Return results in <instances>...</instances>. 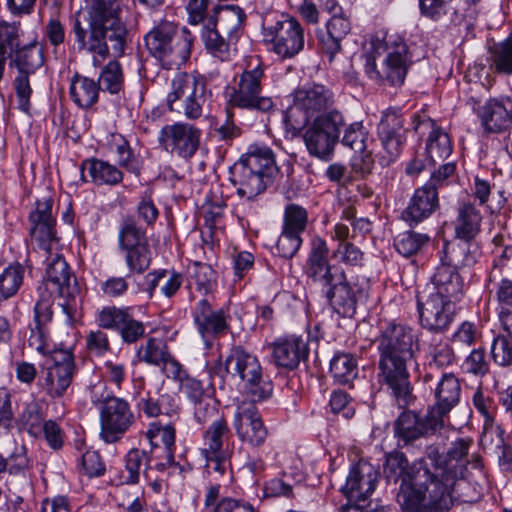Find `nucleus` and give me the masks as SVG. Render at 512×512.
<instances>
[{"mask_svg":"<svg viewBox=\"0 0 512 512\" xmlns=\"http://www.w3.org/2000/svg\"><path fill=\"white\" fill-rule=\"evenodd\" d=\"M384 38L387 56L380 70H376L374 62L367 63V72L372 79H377L391 86H400L404 83L407 71L412 63L407 45L400 39Z\"/></svg>","mask_w":512,"mask_h":512,"instance_id":"nucleus-16","label":"nucleus"},{"mask_svg":"<svg viewBox=\"0 0 512 512\" xmlns=\"http://www.w3.org/2000/svg\"><path fill=\"white\" fill-rule=\"evenodd\" d=\"M326 241L315 236L304 266L308 279L319 285L334 311L343 317H352L357 303L368 296L366 284L348 277L343 269L330 264Z\"/></svg>","mask_w":512,"mask_h":512,"instance_id":"nucleus-2","label":"nucleus"},{"mask_svg":"<svg viewBox=\"0 0 512 512\" xmlns=\"http://www.w3.org/2000/svg\"><path fill=\"white\" fill-rule=\"evenodd\" d=\"M100 438L107 444L120 442L136 424L130 403L121 397L108 395L99 401Z\"/></svg>","mask_w":512,"mask_h":512,"instance_id":"nucleus-11","label":"nucleus"},{"mask_svg":"<svg viewBox=\"0 0 512 512\" xmlns=\"http://www.w3.org/2000/svg\"><path fill=\"white\" fill-rule=\"evenodd\" d=\"M482 417L484 420L482 430V446L493 453H498L499 447H503L504 430L496 424L493 416L482 405Z\"/></svg>","mask_w":512,"mask_h":512,"instance_id":"nucleus-51","label":"nucleus"},{"mask_svg":"<svg viewBox=\"0 0 512 512\" xmlns=\"http://www.w3.org/2000/svg\"><path fill=\"white\" fill-rule=\"evenodd\" d=\"M404 122L403 114L399 108L390 107L382 112L377 126V135L385 153L381 156L383 165L394 162L402 152L407 134Z\"/></svg>","mask_w":512,"mask_h":512,"instance_id":"nucleus-20","label":"nucleus"},{"mask_svg":"<svg viewBox=\"0 0 512 512\" xmlns=\"http://www.w3.org/2000/svg\"><path fill=\"white\" fill-rule=\"evenodd\" d=\"M24 267L10 265L0 274V300H6L19 290L23 282Z\"/></svg>","mask_w":512,"mask_h":512,"instance_id":"nucleus-53","label":"nucleus"},{"mask_svg":"<svg viewBox=\"0 0 512 512\" xmlns=\"http://www.w3.org/2000/svg\"><path fill=\"white\" fill-rule=\"evenodd\" d=\"M193 319L205 347L211 349L216 338L230 330L228 309L213 310L207 299L199 300L193 308Z\"/></svg>","mask_w":512,"mask_h":512,"instance_id":"nucleus-22","label":"nucleus"},{"mask_svg":"<svg viewBox=\"0 0 512 512\" xmlns=\"http://www.w3.org/2000/svg\"><path fill=\"white\" fill-rule=\"evenodd\" d=\"M213 12L217 14L216 19L213 18L216 27L228 37H236L246 18L243 9L236 5H218Z\"/></svg>","mask_w":512,"mask_h":512,"instance_id":"nucleus-45","label":"nucleus"},{"mask_svg":"<svg viewBox=\"0 0 512 512\" xmlns=\"http://www.w3.org/2000/svg\"><path fill=\"white\" fill-rule=\"evenodd\" d=\"M44 62V49L36 39L15 49L10 56V66H15L18 73L34 74Z\"/></svg>","mask_w":512,"mask_h":512,"instance_id":"nucleus-40","label":"nucleus"},{"mask_svg":"<svg viewBox=\"0 0 512 512\" xmlns=\"http://www.w3.org/2000/svg\"><path fill=\"white\" fill-rule=\"evenodd\" d=\"M202 39L207 52L220 61H231L236 54L234 38L225 39L223 33L213 23V17L209 18L204 27Z\"/></svg>","mask_w":512,"mask_h":512,"instance_id":"nucleus-36","label":"nucleus"},{"mask_svg":"<svg viewBox=\"0 0 512 512\" xmlns=\"http://www.w3.org/2000/svg\"><path fill=\"white\" fill-rule=\"evenodd\" d=\"M30 75L31 74L18 73L13 81L18 107L25 113H29L31 109L30 99L33 94V89L29 80Z\"/></svg>","mask_w":512,"mask_h":512,"instance_id":"nucleus-60","label":"nucleus"},{"mask_svg":"<svg viewBox=\"0 0 512 512\" xmlns=\"http://www.w3.org/2000/svg\"><path fill=\"white\" fill-rule=\"evenodd\" d=\"M84 14L104 23L110 28L111 48L114 56L125 51L127 29L121 20L122 0H88Z\"/></svg>","mask_w":512,"mask_h":512,"instance_id":"nucleus-19","label":"nucleus"},{"mask_svg":"<svg viewBox=\"0 0 512 512\" xmlns=\"http://www.w3.org/2000/svg\"><path fill=\"white\" fill-rule=\"evenodd\" d=\"M413 343L412 329L396 323L388 324L378 339V382L390 390L400 407L412 401L407 363L413 358Z\"/></svg>","mask_w":512,"mask_h":512,"instance_id":"nucleus-3","label":"nucleus"},{"mask_svg":"<svg viewBox=\"0 0 512 512\" xmlns=\"http://www.w3.org/2000/svg\"><path fill=\"white\" fill-rule=\"evenodd\" d=\"M491 356L495 363L501 366L512 364V340L503 336L493 338Z\"/></svg>","mask_w":512,"mask_h":512,"instance_id":"nucleus-64","label":"nucleus"},{"mask_svg":"<svg viewBox=\"0 0 512 512\" xmlns=\"http://www.w3.org/2000/svg\"><path fill=\"white\" fill-rule=\"evenodd\" d=\"M378 475V470L372 464L359 460L350 468L341 492L350 502L365 501L374 492Z\"/></svg>","mask_w":512,"mask_h":512,"instance_id":"nucleus-26","label":"nucleus"},{"mask_svg":"<svg viewBox=\"0 0 512 512\" xmlns=\"http://www.w3.org/2000/svg\"><path fill=\"white\" fill-rule=\"evenodd\" d=\"M307 225L308 212L304 207L295 203H290L285 207L282 229L301 236Z\"/></svg>","mask_w":512,"mask_h":512,"instance_id":"nucleus-55","label":"nucleus"},{"mask_svg":"<svg viewBox=\"0 0 512 512\" xmlns=\"http://www.w3.org/2000/svg\"><path fill=\"white\" fill-rule=\"evenodd\" d=\"M384 476L389 482L401 485L397 494V502L402 512H445L452 504L449 486L453 476L446 475L441 467L432 471L421 462L409 465L400 451L386 455L383 469Z\"/></svg>","mask_w":512,"mask_h":512,"instance_id":"nucleus-1","label":"nucleus"},{"mask_svg":"<svg viewBox=\"0 0 512 512\" xmlns=\"http://www.w3.org/2000/svg\"><path fill=\"white\" fill-rule=\"evenodd\" d=\"M434 291L429 294L439 295L450 301H459L463 295V279L454 265L442 262L437 266L431 279Z\"/></svg>","mask_w":512,"mask_h":512,"instance_id":"nucleus-33","label":"nucleus"},{"mask_svg":"<svg viewBox=\"0 0 512 512\" xmlns=\"http://www.w3.org/2000/svg\"><path fill=\"white\" fill-rule=\"evenodd\" d=\"M274 176L262 174L245 166L234 164L230 169V181L236 187V193L244 198L242 205L250 204L273 183Z\"/></svg>","mask_w":512,"mask_h":512,"instance_id":"nucleus-27","label":"nucleus"},{"mask_svg":"<svg viewBox=\"0 0 512 512\" xmlns=\"http://www.w3.org/2000/svg\"><path fill=\"white\" fill-rule=\"evenodd\" d=\"M251 170L274 176L278 173L272 149L266 145L252 144L236 162Z\"/></svg>","mask_w":512,"mask_h":512,"instance_id":"nucleus-38","label":"nucleus"},{"mask_svg":"<svg viewBox=\"0 0 512 512\" xmlns=\"http://www.w3.org/2000/svg\"><path fill=\"white\" fill-rule=\"evenodd\" d=\"M444 425V420L435 416V412L427 411L425 416H420L413 411H405L397 418L394 424L395 436L405 445L413 441L433 434Z\"/></svg>","mask_w":512,"mask_h":512,"instance_id":"nucleus-23","label":"nucleus"},{"mask_svg":"<svg viewBox=\"0 0 512 512\" xmlns=\"http://www.w3.org/2000/svg\"><path fill=\"white\" fill-rule=\"evenodd\" d=\"M263 36L269 49L282 59H291L304 49V29L293 17L282 15L280 19L264 26Z\"/></svg>","mask_w":512,"mask_h":512,"instance_id":"nucleus-14","label":"nucleus"},{"mask_svg":"<svg viewBox=\"0 0 512 512\" xmlns=\"http://www.w3.org/2000/svg\"><path fill=\"white\" fill-rule=\"evenodd\" d=\"M97 82L104 92L119 94L124 87V74L121 64L116 60L109 61L99 74Z\"/></svg>","mask_w":512,"mask_h":512,"instance_id":"nucleus-50","label":"nucleus"},{"mask_svg":"<svg viewBox=\"0 0 512 512\" xmlns=\"http://www.w3.org/2000/svg\"><path fill=\"white\" fill-rule=\"evenodd\" d=\"M194 37L187 28L162 21L145 35L149 53L166 69L179 68L190 58Z\"/></svg>","mask_w":512,"mask_h":512,"instance_id":"nucleus-6","label":"nucleus"},{"mask_svg":"<svg viewBox=\"0 0 512 512\" xmlns=\"http://www.w3.org/2000/svg\"><path fill=\"white\" fill-rule=\"evenodd\" d=\"M430 237L427 234L412 230L404 231L394 237V248L403 257L409 258L416 255L422 248L428 245Z\"/></svg>","mask_w":512,"mask_h":512,"instance_id":"nucleus-49","label":"nucleus"},{"mask_svg":"<svg viewBox=\"0 0 512 512\" xmlns=\"http://www.w3.org/2000/svg\"><path fill=\"white\" fill-rule=\"evenodd\" d=\"M20 421L30 435H40L45 422L41 406L36 401L26 403L20 414Z\"/></svg>","mask_w":512,"mask_h":512,"instance_id":"nucleus-56","label":"nucleus"},{"mask_svg":"<svg viewBox=\"0 0 512 512\" xmlns=\"http://www.w3.org/2000/svg\"><path fill=\"white\" fill-rule=\"evenodd\" d=\"M39 299L34 307V320L36 326L45 327L53 316L52 298L55 293L38 288Z\"/></svg>","mask_w":512,"mask_h":512,"instance_id":"nucleus-61","label":"nucleus"},{"mask_svg":"<svg viewBox=\"0 0 512 512\" xmlns=\"http://www.w3.org/2000/svg\"><path fill=\"white\" fill-rule=\"evenodd\" d=\"M302 243L303 239L300 235L282 229L277 239L275 249L280 257L291 259L298 252Z\"/></svg>","mask_w":512,"mask_h":512,"instance_id":"nucleus-59","label":"nucleus"},{"mask_svg":"<svg viewBox=\"0 0 512 512\" xmlns=\"http://www.w3.org/2000/svg\"><path fill=\"white\" fill-rule=\"evenodd\" d=\"M53 202L51 199L39 200L36 208L30 213V233L38 243L39 248L49 253L52 245L56 242V220L52 215Z\"/></svg>","mask_w":512,"mask_h":512,"instance_id":"nucleus-28","label":"nucleus"},{"mask_svg":"<svg viewBox=\"0 0 512 512\" xmlns=\"http://www.w3.org/2000/svg\"><path fill=\"white\" fill-rule=\"evenodd\" d=\"M342 137L339 142L344 146L349 147L355 152L363 151L367 148L369 141V132L364 127L362 121H354L347 124L345 121V127L342 130Z\"/></svg>","mask_w":512,"mask_h":512,"instance_id":"nucleus-52","label":"nucleus"},{"mask_svg":"<svg viewBox=\"0 0 512 512\" xmlns=\"http://www.w3.org/2000/svg\"><path fill=\"white\" fill-rule=\"evenodd\" d=\"M231 437L232 431L226 417H216L204 430L199 451L208 469L220 474L225 473L229 465Z\"/></svg>","mask_w":512,"mask_h":512,"instance_id":"nucleus-15","label":"nucleus"},{"mask_svg":"<svg viewBox=\"0 0 512 512\" xmlns=\"http://www.w3.org/2000/svg\"><path fill=\"white\" fill-rule=\"evenodd\" d=\"M215 373L222 378L226 374L244 383V390L252 402L268 399L273 392V383L263 377V369L258 358L242 346H233L227 355L224 366L215 367Z\"/></svg>","mask_w":512,"mask_h":512,"instance_id":"nucleus-7","label":"nucleus"},{"mask_svg":"<svg viewBox=\"0 0 512 512\" xmlns=\"http://www.w3.org/2000/svg\"><path fill=\"white\" fill-rule=\"evenodd\" d=\"M211 97L205 75L197 71L179 72L171 81L166 103L170 112L194 121L204 115Z\"/></svg>","mask_w":512,"mask_h":512,"instance_id":"nucleus-5","label":"nucleus"},{"mask_svg":"<svg viewBox=\"0 0 512 512\" xmlns=\"http://www.w3.org/2000/svg\"><path fill=\"white\" fill-rule=\"evenodd\" d=\"M43 36L54 49H57L66 40L65 24L56 15H52L43 26Z\"/></svg>","mask_w":512,"mask_h":512,"instance_id":"nucleus-62","label":"nucleus"},{"mask_svg":"<svg viewBox=\"0 0 512 512\" xmlns=\"http://www.w3.org/2000/svg\"><path fill=\"white\" fill-rule=\"evenodd\" d=\"M438 207V192L432 186L425 184L415 190L408 206L402 213V218L409 225H417L428 218Z\"/></svg>","mask_w":512,"mask_h":512,"instance_id":"nucleus-34","label":"nucleus"},{"mask_svg":"<svg viewBox=\"0 0 512 512\" xmlns=\"http://www.w3.org/2000/svg\"><path fill=\"white\" fill-rule=\"evenodd\" d=\"M118 246L131 274H142L150 267L152 251L146 231L132 217H125L120 223Z\"/></svg>","mask_w":512,"mask_h":512,"instance_id":"nucleus-13","label":"nucleus"},{"mask_svg":"<svg viewBox=\"0 0 512 512\" xmlns=\"http://www.w3.org/2000/svg\"><path fill=\"white\" fill-rule=\"evenodd\" d=\"M233 428L239 440L252 448L263 446L268 436V429L255 402L252 401L242 402L237 406Z\"/></svg>","mask_w":512,"mask_h":512,"instance_id":"nucleus-21","label":"nucleus"},{"mask_svg":"<svg viewBox=\"0 0 512 512\" xmlns=\"http://www.w3.org/2000/svg\"><path fill=\"white\" fill-rule=\"evenodd\" d=\"M344 127L345 115L341 110H333L324 117L310 121L302 133L309 154L328 161L334 153Z\"/></svg>","mask_w":512,"mask_h":512,"instance_id":"nucleus-10","label":"nucleus"},{"mask_svg":"<svg viewBox=\"0 0 512 512\" xmlns=\"http://www.w3.org/2000/svg\"><path fill=\"white\" fill-rule=\"evenodd\" d=\"M166 377L176 381L179 391L186 395L192 403L207 396L202 381L189 375L180 363H172Z\"/></svg>","mask_w":512,"mask_h":512,"instance_id":"nucleus-46","label":"nucleus"},{"mask_svg":"<svg viewBox=\"0 0 512 512\" xmlns=\"http://www.w3.org/2000/svg\"><path fill=\"white\" fill-rule=\"evenodd\" d=\"M201 135L198 127L186 122H176L161 128L158 143L166 152L189 160L199 149Z\"/></svg>","mask_w":512,"mask_h":512,"instance_id":"nucleus-18","label":"nucleus"},{"mask_svg":"<svg viewBox=\"0 0 512 512\" xmlns=\"http://www.w3.org/2000/svg\"><path fill=\"white\" fill-rule=\"evenodd\" d=\"M471 440L469 438L467 439H458L454 443H452V446L447 451V457L444 461V464H435L432 468H430L432 471H434L435 467H441L443 470H445L446 475L453 476V482L449 486V495L451 496V488L455 484V481L457 478H464L465 472L462 468L460 470H457L456 464H453V461L456 463L460 461L464 456L468 454V450L471 445Z\"/></svg>","mask_w":512,"mask_h":512,"instance_id":"nucleus-48","label":"nucleus"},{"mask_svg":"<svg viewBox=\"0 0 512 512\" xmlns=\"http://www.w3.org/2000/svg\"><path fill=\"white\" fill-rule=\"evenodd\" d=\"M351 24L343 15H333L325 28L316 32L318 49L332 61L341 51V42L349 34Z\"/></svg>","mask_w":512,"mask_h":512,"instance_id":"nucleus-31","label":"nucleus"},{"mask_svg":"<svg viewBox=\"0 0 512 512\" xmlns=\"http://www.w3.org/2000/svg\"><path fill=\"white\" fill-rule=\"evenodd\" d=\"M460 384L452 374H444L435 389L436 404L429 409L443 420L444 416L458 403Z\"/></svg>","mask_w":512,"mask_h":512,"instance_id":"nucleus-39","label":"nucleus"},{"mask_svg":"<svg viewBox=\"0 0 512 512\" xmlns=\"http://www.w3.org/2000/svg\"><path fill=\"white\" fill-rule=\"evenodd\" d=\"M358 371L357 359L350 353H337L330 361V373L338 384H350Z\"/></svg>","mask_w":512,"mask_h":512,"instance_id":"nucleus-47","label":"nucleus"},{"mask_svg":"<svg viewBox=\"0 0 512 512\" xmlns=\"http://www.w3.org/2000/svg\"><path fill=\"white\" fill-rule=\"evenodd\" d=\"M456 238L470 242L480 232V213L472 204H462L454 222Z\"/></svg>","mask_w":512,"mask_h":512,"instance_id":"nucleus-44","label":"nucleus"},{"mask_svg":"<svg viewBox=\"0 0 512 512\" xmlns=\"http://www.w3.org/2000/svg\"><path fill=\"white\" fill-rule=\"evenodd\" d=\"M175 428L172 424L162 425L160 422H153L146 431V438L149 440L154 454L160 455V460L154 464V469L164 471L168 467H175L174 446Z\"/></svg>","mask_w":512,"mask_h":512,"instance_id":"nucleus-29","label":"nucleus"},{"mask_svg":"<svg viewBox=\"0 0 512 512\" xmlns=\"http://www.w3.org/2000/svg\"><path fill=\"white\" fill-rule=\"evenodd\" d=\"M487 63L495 73L512 74V32L503 41L496 42L490 35L486 36Z\"/></svg>","mask_w":512,"mask_h":512,"instance_id":"nucleus-37","label":"nucleus"},{"mask_svg":"<svg viewBox=\"0 0 512 512\" xmlns=\"http://www.w3.org/2000/svg\"><path fill=\"white\" fill-rule=\"evenodd\" d=\"M418 311L421 325L434 332L444 331L452 322L455 302L439 295L429 294L418 297Z\"/></svg>","mask_w":512,"mask_h":512,"instance_id":"nucleus-25","label":"nucleus"},{"mask_svg":"<svg viewBox=\"0 0 512 512\" xmlns=\"http://www.w3.org/2000/svg\"><path fill=\"white\" fill-rule=\"evenodd\" d=\"M138 362L150 366L162 367L165 375H168V368L172 363H179L170 353L166 341L158 337H148L136 351Z\"/></svg>","mask_w":512,"mask_h":512,"instance_id":"nucleus-35","label":"nucleus"},{"mask_svg":"<svg viewBox=\"0 0 512 512\" xmlns=\"http://www.w3.org/2000/svg\"><path fill=\"white\" fill-rule=\"evenodd\" d=\"M264 66L258 62L238 73L228 92V103L240 109L269 113L275 104L271 97L262 95Z\"/></svg>","mask_w":512,"mask_h":512,"instance_id":"nucleus-9","label":"nucleus"},{"mask_svg":"<svg viewBox=\"0 0 512 512\" xmlns=\"http://www.w3.org/2000/svg\"><path fill=\"white\" fill-rule=\"evenodd\" d=\"M100 84L86 76L76 74L72 77L69 94L72 101L82 109H89L98 102Z\"/></svg>","mask_w":512,"mask_h":512,"instance_id":"nucleus-43","label":"nucleus"},{"mask_svg":"<svg viewBox=\"0 0 512 512\" xmlns=\"http://www.w3.org/2000/svg\"><path fill=\"white\" fill-rule=\"evenodd\" d=\"M86 171L91 178V182L97 186H114L123 180V173L118 167L97 158L86 159L82 162L81 173L83 178Z\"/></svg>","mask_w":512,"mask_h":512,"instance_id":"nucleus-41","label":"nucleus"},{"mask_svg":"<svg viewBox=\"0 0 512 512\" xmlns=\"http://www.w3.org/2000/svg\"><path fill=\"white\" fill-rule=\"evenodd\" d=\"M124 468L115 479L117 485L137 484L140 474L148 468H154V464L160 460V455L154 454V450L146 451L139 448H131L124 456Z\"/></svg>","mask_w":512,"mask_h":512,"instance_id":"nucleus-32","label":"nucleus"},{"mask_svg":"<svg viewBox=\"0 0 512 512\" xmlns=\"http://www.w3.org/2000/svg\"><path fill=\"white\" fill-rule=\"evenodd\" d=\"M99 327L117 331L124 343H136L145 334L144 324L134 319L130 308L105 307L97 315Z\"/></svg>","mask_w":512,"mask_h":512,"instance_id":"nucleus-24","label":"nucleus"},{"mask_svg":"<svg viewBox=\"0 0 512 512\" xmlns=\"http://www.w3.org/2000/svg\"><path fill=\"white\" fill-rule=\"evenodd\" d=\"M39 289L53 292L62 302L59 304L66 315V321L75 320L80 307V288L68 263L59 255H50L46 259V271Z\"/></svg>","mask_w":512,"mask_h":512,"instance_id":"nucleus-8","label":"nucleus"},{"mask_svg":"<svg viewBox=\"0 0 512 512\" xmlns=\"http://www.w3.org/2000/svg\"><path fill=\"white\" fill-rule=\"evenodd\" d=\"M511 122L512 117L503 99H490L482 108V129L486 133H501Z\"/></svg>","mask_w":512,"mask_h":512,"instance_id":"nucleus-42","label":"nucleus"},{"mask_svg":"<svg viewBox=\"0 0 512 512\" xmlns=\"http://www.w3.org/2000/svg\"><path fill=\"white\" fill-rule=\"evenodd\" d=\"M426 152L433 163L449 157L452 146L448 134L440 129H434L429 135Z\"/></svg>","mask_w":512,"mask_h":512,"instance_id":"nucleus-54","label":"nucleus"},{"mask_svg":"<svg viewBox=\"0 0 512 512\" xmlns=\"http://www.w3.org/2000/svg\"><path fill=\"white\" fill-rule=\"evenodd\" d=\"M194 404V419L198 424H210L216 417H225L219 414L217 402L209 395L196 401Z\"/></svg>","mask_w":512,"mask_h":512,"instance_id":"nucleus-58","label":"nucleus"},{"mask_svg":"<svg viewBox=\"0 0 512 512\" xmlns=\"http://www.w3.org/2000/svg\"><path fill=\"white\" fill-rule=\"evenodd\" d=\"M270 346L274 363L289 370L297 368L309 353L307 343L296 335L278 338Z\"/></svg>","mask_w":512,"mask_h":512,"instance_id":"nucleus-30","label":"nucleus"},{"mask_svg":"<svg viewBox=\"0 0 512 512\" xmlns=\"http://www.w3.org/2000/svg\"><path fill=\"white\" fill-rule=\"evenodd\" d=\"M192 277L196 290L203 295L212 293L217 286V274L210 265L197 263Z\"/></svg>","mask_w":512,"mask_h":512,"instance_id":"nucleus-57","label":"nucleus"},{"mask_svg":"<svg viewBox=\"0 0 512 512\" xmlns=\"http://www.w3.org/2000/svg\"><path fill=\"white\" fill-rule=\"evenodd\" d=\"M51 363L46 364L40 378V386L52 399L63 397L71 386L77 372L74 356L69 350L52 353Z\"/></svg>","mask_w":512,"mask_h":512,"instance_id":"nucleus-17","label":"nucleus"},{"mask_svg":"<svg viewBox=\"0 0 512 512\" xmlns=\"http://www.w3.org/2000/svg\"><path fill=\"white\" fill-rule=\"evenodd\" d=\"M494 268L502 267L512 257V246L504 244L503 235L497 232L489 245Z\"/></svg>","mask_w":512,"mask_h":512,"instance_id":"nucleus-63","label":"nucleus"},{"mask_svg":"<svg viewBox=\"0 0 512 512\" xmlns=\"http://www.w3.org/2000/svg\"><path fill=\"white\" fill-rule=\"evenodd\" d=\"M72 32L78 49L91 53L93 67L99 68L112 50L110 28L84 13H78Z\"/></svg>","mask_w":512,"mask_h":512,"instance_id":"nucleus-12","label":"nucleus"},{"mask_svg":"<svg viewBox=\"0 0 512 512\" xmlns=\"http://www.w3.org/2000/svg\"><path fill=\"white\" fill-rule=\"evenodd\" d=\"M333 91L323 84L304 85L293 93V102L285 112V123L293 136H298L310 121L324 117L335 107Z\"/></svg>","mask_w":512,"mask_h":512,"instance_id":"nucleus-4","label":"nucleus"}]
</instances>
